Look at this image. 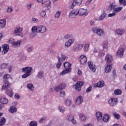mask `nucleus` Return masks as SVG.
<instances>
[{
    "mask_svg": "<svg viewBox=\"0 0 126 126\" xmlns=\"http://www.w3.org/2000/svg\"><path fill=\"white\" fill-rule=\"evenodd\" d=\"M33 70V68L30 66H26L22 68V72L25 73L22 75V78H27L31 75V72Z\"/></svg>",
    "mask_w": 126,
    "mask_h": 126,
    "instance_id": "nucleus-1",
    "label": "nucleus"
},
{
    "mask_svg": "<svg viewBox=\"0 0 126 126\" xmlns=\"http://www.w3.org/2000/svg\"><path fill=\"white\" fill-rule=\"evenodd\" d=\"M64 67L65 70H63L61 73L60 75H63L66 74V73H69L71 71V64L68 62H65L64 63Z\"/></svg>",
    "mask_w": 126,
    "mask_h": 126,
    "instance_id": "nucleus-2",
    "label": "nucleus"
},
{
    "mask_svg": "<svg viewBox=\"0 0 126 126\" xmlns=\"http://www.w3.org/2000/svg\"><path fill=\"white\" fill-rule=\"evenodd\" d=\"M93 32L95 34H97L98 36H104L105 35V31L102 29H99V28L94 27L92 29Z\"/></svg>",
    "mask_w": 126,
    "mask_h": 126,
    "instance_id": "nucleus-3",
    "label": "nucleus"
},
{
    "mask_svg": "<svg viewBox=\"0 0 126 126\" xmlns=\"http://www.w3.org/2000/svg\"><path fill=\"white\" fill-rule=\"evenodd\" d=\"M82 3V0H73L72 1L69 5V7L73 9L75 6L78 5V6L81 5Z\"/></svg>",
    "mask_w": 126,
    "mask_h": 126,
    "instance_id": "nucleus-4",
    "label": "nucleus"
},
{
    "mask_svg": "<svg viewBox=\"0 0 126 126\" xmlns=\"http://www.w3.org/2000/svg\"><path fill=\"white\" fill-rule=\"evenodd\" d=\"M23 31L22 28H16L14 30L15 36H19V37H23V33H21Z\"/></svg>",
    "mask_w": 126,
    "mask_h": 126,
    "instance_id": "nucleus-5",
    "label": "nucleus"
},
{
    "mask_svg": "<svg viewBox=\"0 0 126 126\" xmlns=\"http://www.w3.org/2000/svg\"><path fill=\"white\" fill-rule=\"evenodd\" d=\"M13 39L11 38L8 41L9 43H10V44H12V45L14 48H16V47H20V44H21V41L20 40H18L16 41L12 42V40Z\"/></svg>",
    "mask_w": 126,
    "mask_h": 126,
    "instance_id": "nucleus-6",
    "label": "nucleus"
},
{
    "mask_svg": "<svg viewBox=\"0 0 126 126\" xmlns=\"http://www.w3.org/2000/svg\"><path fill=\"white\" fill-rule=\"evenodd\" d=\"M78 11L80 16H86V15H88V11L84 8L78 9Z\"/></svg>",
    "mask_w": 126,
    "mask_h": 126,
    "instance_id": "nucleus-7",
    "label": "nucleus"
},
{
    "mask_svg": "<svg viewBox=\"0 0 126 126\" xmlns=\"http://www.w3.org/2000/svg\"><path fill=\"white\" fill-rule=\"evenodd\" d=\"M32 33H31L30 34L31 37H32V38H33V37H35V36H36V34H35V33H38V26L36 27V26H33L32 28Z\"/></svg>",
    "mask_w": 126,
    "mask_h": 126,
    "instance_id": "nucleus-8",
    "label": "nucleus"
},
{
    "mask_svg": "<svg viewBox=\"0 0 126 126\" xmlns=\"http://www.w3.org/2000/svg\"><path fill=\"white\" fill-rule=\"evenodd\" d=\"M66 119L67 121H68V122H71L73 125H75L76 124V121L74 120V116L71 114L67 115Z\"/></svg>",
    "mask_w": 126,
    "mask_h": 126,
    "instance_id": "nucleus-9",
    "label": "nucleus"
},
{
    "mask_svg": "<svg viewBox=\"0 0 126 126\" xmlns=\"http://www.w3.org/2000/svg\"><path fill=\"white\" fill-rule=\"evenodd\" d=\"M84 85V83L83 82H78L74 86L76 90L78 91H81V87Z\"/></svg>",
    "mask_w": 126,
    "mask_h": 126,
    "instance_id": "nucleus-10",
    "label": "nucleus"
},
{
    "mask_svg": "<svg viewBox=\"0 0 126 126\" xmlns=\"http://www.w3.org/2000/svg\"><path fill=\"white\" fill-rule=\"evenodd\" d=\"M78 14H79L78 9H74L70 12L69 17L70 18H74Z\"/></svg>",
    "mask_w": 126,
    "mask_h": 126,
    "instance_id": "nucleus-11",
    "label": "nucleus"
},
{
    "mask_svg": "<svg viewBox=\"0 0 126 126\" xmlns=\"http://www.w3.org/2000/svg\"><path fill=\"white\" fill-rule=\"evenodd\" d=\"M108 103L110 106H116L118 104L117 98H111L108 101Z\"/></svg>",
    "mask_w": 126,
    "mask_h": 126,
    "instance_id": "nucleus-12",
    "label": "nucleus"
},
{
    "mask_svg": "<svg viewBox=\"0 0 126 126\" xmlns=\"http://www.w3.org/2000/svg\"><path fill=\"white\" fill-rule=\"evenodd\" d=\"M88 64L89 65V68L93 71V72H95L96 71V66L93 63V62H89L88 63Z\"/></svg>",
    "mask_w": 126,
    "mask_h": 126,
    "instance_id": "nucleus-13",
    "label": "nucleus"
},
{
    "mask_svg": "<svg viewBox=\"0 0 126 126\" xmlns=\"http://www.w3.org/2000/svg\"><path fill=\"white\" fill-rule=\"evenodd\" d=\"M125 53V49L124 48H120L117 53V56L119 57V58H123L124 56V53Z\"/></svg>",
    "mask_w": 126,
    "mask_h": 126,
    "instance_id": "nucleus-14",
    "label": "nucleus"
},
{
    "mask_svg": "<svg viewBox=\"0 0 126 126\" xmlns=\"http://www.w3.org/2000/svg\"><path fill=\"white\" fill-rule=\"evenodd\" d=\"M80 62L81 63V64L84 65L85 63L87 62V58L86 56L84 55H81L80 57Z\"/></svg>",
    "mask_w": 126,
    "mask_h": 126,
    "instance_id": "nucleus-15",
    "label": "nucleus"
},
{
    "mask_svg": "<svg viewBox=\"0 0 126 126\" xmlns=\"http://www.w3.org/2000/svg\"><path fill=\"white\" fill-rule=\"evenodd\" d=\"M65 89V85L64 83H62L59 86H57L55 88V91L56 92H59L60 90H63V89Z\"/></svg>",
    "mask_w": 126,
    "mask_h": 126,
    "instance_id": "nucleus-16",
    "label": "nucleus"
},
{
    "mask_svg": "<svg viewBox=\"0 0 126 126\" xmlns=\"http://www.w3.org/2000/svg\"><path fill=\"white\" fill-rule=\"evenodd\" d=\"M2 48L3 49L2 52L3 55H5V54H6V53L9 51V46H8L7 44H3L2 46Z\"/></svg>",
    "mask_w": 126,
    "mask_h": 126,
    "instance_id": "nucleus-17",
    "label": "nucleus"
},
{
    "mask_svg": "<svg viewBox=\"0 0 126 126\" xmlns=\"http://www.w3.org/2000/svg\"><path fill=\"white\" fill-rule=\"evenodd\" d=\"M38 33H45L47 31V28L45 26H38Z\"/></svg>",
    "mask_w": 126,
    "mask_h": 126,
    "instance_id": "nucleus-18",
    "label": "nucleus"
},
{
    "mask_svg": "<svg viewBox=\"0 0 126 126\" xmlns=\"http://www.w3.org/2000/svg\"><path fill=\"white\" fill-rule=\"evenodd\" d=\"M73 43H74V40L73 39H70L65 43V47L66 48H69Z\"/></svg>",
    "mask_w": 126,
    "mask_h": 126,
    "instance_id": "nucleus-19",
    "label": "nucleus"
},
{
    "mask_svg": "<svg viewBox=\"0 0 126 126\" xmlns=\"http://www.w3.org/2000/svg\"><path fill=\"white\" fill-rule=\"evenodd\" d=\"M105 61L108 63L113 62V56L112 55L107 54L105 57Z\"/></svg>",
    "mask_w": 126,
    "mask_h": 126,
    "instance_id": "nucleus-20",
    "label": "nucleus"
},
{
    "mask_svg": "<svg viewBox=\"0 0 126 126\" xmlns=\"http://www.w3.org/2000/svg\"><path fill=\"white\" fill-rule=\"evenodd\" d=\"M42 4H44L45 7H47L48 9H51V1H50V0H47L42 2Z\"/></svg>",
    "mask_w": 126,
    "mask_h": 126,
    "instance_id": "nucleus-21",
    "label": "nucleus"
},
{
    "mask_svg": "<svg viewBox=\"0 0 126 126\" xmlns=\"http://www.w3.org/2000/svg\"><path fill=\"white\" fill-rule=\"evenodd\" d=\"M83 48V44H78L77 47H74L73 51L74 52H79Z\"/></svg>",
    "mask_w": 126,
    "mask_h": 126,
    "instance_id": "nucleus-22",
    "label": "nucleus"
},
{
    "mask_svg": "<svg viewBox=\"0 0 126 126\" xmlns=\"http://www.w3.org/2000/svg\"><path fill=\"white\" fill-rule=\"evenodd\" d=\"M4 83H5V85H3L2 87V90H4V89H8L10 85V83L7 80H4Z\"/></svg>",
    "mask_w": 126,
    "mask_h": 126,
    "instance_id": "nucleus-23",
    "label": "nucleus"
},
{
    "mask_svg": "<svg viewBox=\"0 0 126 126\" xmlns=\"http://www.w3.org/2000/svg\"><path fill=\"white\" fill-rule=\"evenodd\" d=\"M82 102H83V97L79 96L77 98L76 100V105H80V104H82Z\"/></svg>",
    "mask_w": 126,
    "mask_h": 126,
    "instance_id": "nucleus-24",
    "label": "nucleus"
},
{
    "mask_svg": "<svg viewBox=\"0 0 126 126\" xmlns=\"http://www.w3.org/2000/svg\"><path fill=\"white\" fill-rule=\"evenodd\" d=\"M111 118V116L109 114H105L103 116L102 120L104 123H107Z\"/></svg>",
    "mask_w": 126,
    "mask_h": 126,
    "instance_id": "nucleus-25",
    "label": "nucleus"
},
{
    "mask_svg": "<svg viewBox=\"0 0 126 126\" xmlns=\"http://www.w3.org/2000/svg\"><path fill=\"white\" fill-rule=\"evenodd\" d=\"M6 25V20H0V29L4 28Z\"/></svg>",
    "mask_w": 126,
    "mask_h": 126,
    "instance_id": "nucleus-26",
    "label": "nucleus"
},
{
    "mask_svg": "<svg viewBox=\"0 0 126 126\" xmlns=\"http://www.w3.org/2000/svg\"><path fill=\"white\" fill-rule=\"evenodd\" d=\"M105 85L104 81H99L94 85V87H99L100 88L103 87Z\"/></svg>",
    "mask_w": 126,
    "mask_h": 126,
    "instance_id": "nucleus-27",
    "label": "nucleus"
},
{
    "mask_svg": "<svg viewBox=\"0 0 126 126\" xmlns=\"http://www.w3.org/2000/svg\"><path fill=\"white\" fill-rule=\"evenodd\" d=\"M6 93L9 97H12L13 96V92L11 89H6Z\"/></svg>",
    "mask_w": 126,
    "mask_h": 126,
    "instance_id": "nucleus-28",
    "label": "nucleus"
},
{
    "mask_svg": "<svg viewBox=\"0 0 126 126\" xmlns=\"http://www.w3.org/2000/svg\"><path fill=\"white\" fill-rule=\"evenodd\" d=\"M95 116L97 120H98V121H100V120H102V117H103V114L101 112H97L95 114Z\"/></svg>",
    "mask_w": 126,
    "mask_h": 126,
    "instance_id": "nucleus-29",
    "label": "nucleus"
},
{
    "mask_svg": "<svg viewBox=\"0 0 126 126\" xmlns=\"http://www.w3.org/2000/svg\"><path fill=\"white\" fill-rule=\"evenodd\" d=\"M58 63L56 65L57 68L60 69L61 68V65H62V63H63V60L61 59V57L59 56L58 57Z\"/></svg>",
    "mask_w": 126,
    "mask_h": 126,
    "instance_id": "nucleus-30",
    "label": "nucleus"
},
{
    "mask_svg": "<svg viewBox=\"0 0 126 126\" xmlns=\"http://www.w3.org/2000/svg\"><path fill=\"white\" fill-rule=\"evenodd\" d=\"M43 76H44V72L42 71H39L38 72L37 74L36 75V78L39 79H41Z\"/></svg>",
    "mask_w": 126,
    "mask_h": 126,
    "instance_id": "nucleus-31",
    "label": "nucleus"
},
{
    "mask_svg": "<svg viewBox=\"0 0 126 126\" xmlns=\"http://www.w3.org/2000/svg\"><path fill=\"white\" fill-rule=\"evenodd\" d=\"M10 113H16L17 112V108H16V106H12L10 107V110H9Z\"/></svg>",
    "mask_w": 126,
    "mask_h": 126,
    "instance_id": "nucleus-32",
    "label": "nucleus"
},
{
    "mask_svg": "<svg viewBox=\"0 0 126 126\" xmlns=\"http://www.w3.org/2000/svg\"><path fill=\"white\" fill-rule=\"evenodd\" d=\"M125 32H126V31L122 29H118V30H116V33L118 35H123V34H124Z\"/></svg>",
    "mask_w": 126,
    "mask_h": 126,
    "instance_id": "nucleus-33",
    "label": "nucleus"
},
{
    "mask_svg": "<svg viewBox=\"0 0 126 126\" xmlns=\"http://www.w3.org/2000/svg\"><path fill=\"white\" fill-rule=\"evenodd\" d=\"M0 102L1 104H7V103H8V99L5 97H2L0 99Z\"/></svg>",
    "mask_w": 126,
    "mask_h": 126,
    "instance_id": "nucleus-34",
    "label": "nucleus"
},
{
    "mask_svg": "<svg viewBox=\"0 0 126 126\" xmlns=\"http://www.w3.org/2000/svg\"><path fill=\"white\" fill-rule=\"evenodd\" d=\"M111 69H112V65H108L105 68V72L106 73H108L111 71Z\"/></svg>",
    "mask_w": 126,
    "mask_h": 126,
    "instance_id": "nucleus-35",
    "label": "nucleus"
},
{
    "mask_svg": "<svg viewBox=\"0 0 126 126\" xmlns=\"http://www.w3.org/2000/svg\"><path fill=\"white\" fill-rule=\"evenodd\" d=\"M27 88L31 91H34V86L33 85V84H32L31 83L28 84H27Z\"/></svg>",
    "mask_w": 126,
    "mask_h": 126,
    "instance_id": "nucleus-36",
    "label": "nucleus"
},
{
    "mask_svg": "<svg viewBox=\"0 0 126 126\" xmlns=\"http://www.w3.org/2000/svg\"><path fill=\"white\" fill-rule=\"evenodd\" d=\"M113 10L115 13H118V12H120V11L123 10V7H118L117 8H115Z\"/></svg>",
    "mask_w": 126,
    "mask_h": 126,
    "instance_id": "nucleus-37",
    "label": "nucleus"
},
{
    "mask_svg": "<svg viewBox=\"0 0 126 126\" xmlns=\"http://www.w3.org/2000/svg\"><path fill=\"white\" fill-rule=\"evenodd\" d=\"M79 117L83 122H84L86 120V116L84 114H80L79 115Z\"/></svg>",
    "mask_w": 126,
    "mask_h": 126,
    "instance_id": "nucleus-38",
    "label": "nucleus"
},
{
    "mask_svg": "<svg viewBox=\"0 0 126 126\" xmlns=\"http://www.w3.org/2000/svg\"><path fill=\"white\" fill-rule=\"evenodd\" d=\"M122 93V90L120 89H117L114 91L115 95H121Z\"/></svg>",
    "mask_w": 126,
    "mask_h": 126,
    "instance_id": "nucleus-39",
    "label": "nucleus"
},
{
    "mask_svg": "<svg viewBox=\"0 0 126 126\" xmlns=\"http://www.w3.org/2000/svg\"><path fill=\"white\" fill-rule=\"evenodd\" d=\"M90 47V45L89 44L87 43L85 44L84 45V51L85 52H88L89 51V47Z\"/></svg>",
    "mask_w": 126,
    "mask_h": 126,
    "instance_id": "nucleus-40",
    "label": "nucleus"
},
{
    "mask_svg": "<svg viewBox=\"0 0 126 126\" xmlns=\"http://www.w3.org/2000/svg\"><path fill=\"white\" fill-rule=\"evenodd\" d=\"M115 5H114L113 4H110V5L108 6V10H109V11H112V10H114V9H115Z\"/></svg>",
    "mask_w": 126,
    "mask_h": 126,
    "instance_id": "nucleus-41",
    "label": "nucleus"
},
{
    "mask_svg": "<svg viewBox=\"0 0 126 126\" xmlns=\"http://www.w3.org/2000/svg\"><path fill=\"white\" fill-rule=\"evenodd\" d=\"M59 110L61 113H63L65 111V108L63 106H60L59 107Z\"/></svg>",
    "mask_w": 126,
    "mask_h": 126,
    "instance_id": "nucleus-42",
    "label": "nucleus"
},
{
    "mask_svg": "<svg viewBox=\"0 0 126 126\" xmlns=\"http://www.w3.org/2000/svg\"><path fill=\"white\" fill-rule=\"evenodd\" d=\"M46 120H47V117L43 116L40 119L39 123H40L41 124H43V123H44L45 121H46Z\"/></svg>",
    "mask_w": 126,
    "mask_h": 126,
    "instance_id": "nucleus-43",
    "label": "nucleus"
},
{
    "mask_svg": "<svg viewBox=\"0 0 126 126\" xmlns=\"http://www.w3.org/2000/svg\"><path fill=\"white\" fill-rule=\"evenodd\" d=\"M120 4H123L124 6H126V0H119Z\"/></svg>",
    "mask_w": 126,
    "mask_h": 126,
    "instance_id": "nucleus-44",
    "label": "nucleus"
},
{
    "mask_svg": "<svg viewBox=\"0 0 126 126\" xmlns=\"http://www.w3.org/2000/svg\"><path fill=\"white\" fill-rule=\"evenodd\" d=\"M37 124L36 121H32L29 124V126H37Z\"/></svg>",
    "mask_w": 126,
    "mask_h": 126,
    "instance_id": "nucleus-45",
    "label": "nucleus"
},
{
    "mask_svg": "<svg viewBox=\"0 0 126 126\" xmlns=\"http://www.w3.org/2000/svg\"><path fill=\"white\" fill-rule=\"evenodd\" d=\"M5 122H6V120L4 117H2L0 121V124H2V125H4V124H5Z\"/></svg>",
    "mask_w": 126,
    "mask_h": 126,
    "instance_id": "nucleus-46",
    "label": "nucleus"
},
{
    "mask_svg": "<svg viewBox=\"0 0 126 126\" xmlns=\"http://www.w3.org/2000/svg\"><path fill=\"white\" fill-rule=\"evenodd\" d=\"M113 116L116 120H119L120 119V115L116 112L113 113Z\"/></svg>",
    "mask_w": 126,
    "mask_h": 126,
    "instance_id": "nucleus-47",
    "label": "nucleus"
},
{
    "mask_svg": "<svg viewBox=\"0 0 126 126\" xmlns=\"http://www.w3.org/2000/svg\"><path fill=\"white\" fill-rule=\"evenodd\" d=\"M105 17H106V14L105 13H103L99 17V20H103Z\"/></svg>",
    "mask_w": 126,
    "mask_h": 126,
    "instance_id": "nucleus-48",
    "label": "nucleus"
},
{
    "mask_svg": "<svg viewBox=\"0 0 126 126\" xmlns=\"http://www.w3.org/2000/svg\"><path fill=\"white\" fill-rule=\"evenodd\" d=\"M8 64L5 63H3L1 65V68L2 69H5L6 67H7Z\"/></svg>",
    "mask_w": 126,
    "mask_h": 126,
    "instance_id": "nucleus-49",
    "label": "nucleus"
},
{
    "mask_svg": "<svg viewBox=\"0 0 126 126\" xmlns=\"http://www.w3.org/2000/svg\"><path fill=\"white\" fill-rule=\"evenodd\" d=\"M65 104L66 106H69L70 105H71V100L70 99H66Z\"/></svg>",
    "mask_w": 126,
    "mask_h": 126,
    "instance_id": "nucleus-50",
    "label": "nucleus"
},
{
    "mask_svg": "<svg viewBox=\"0 0 126 126\" xmlns=\"http://www.w3.org/2000/svg\"><path fill=\"white\" fill-rule=\"evenodd\" d=\"M115 15H116V12H114L113 10V13L108 14V17H113V16H115Z\"/></svg>",
    "mask_w": 126,
    "mask_h": 126,
    "instance_id": "nucleus-51",
    "label": "nucleus"
},
{
    "mask_svg": "<svg viewBox=\"0 0 126 126\" xmlns=\"http://www.w3.org/2000/svg\"><path fill=\"white\" fill-rule=\"evenodd\" d=\"M9 77H10V76L9 75V74H6L3 76V79H4V80H8V78H9Z\"/></svg>",
    "mask_w": 126,
    "mask_h": 126,
    "instance_id": "nucleus-52",
    "label": "nucleus"
},
{
    "mask_svg": "<svg viewBox=\"0 0 126 126\" xmlns=\"http://www.w3.org/2000/svg\"><path fill=\"white\" fill-rule=\"evenodd\" d=\"M91 90H92V86H90L88 88H87L86 92H87V93H89Z\"/></svg>",
    "mask_w": 126,
    "mask_h": 126,
    "instance_id": "nucleus-53",
    "label": "nucleus"
},
{
    "mask_svg": "<svg viewBox=\"0 0 126 126\" xmlns=\"http://www.w3.org/2000/svg\"><path fill=\"white\" fill-rule=\"evenodd\" d=\"M61 16V11H58L55 14L56 18H59Z\"/></svg>",
    "mask_w": 126,
    "mask_h": 126,
    "instance_id": "nucleus-54",
    "label": "nucleus"
},
{
    "mask_svg": "<svg viewBox=\"0 0 126 126\" xmlns=\"http://www.w3.org/2000/svg\"><path fill=\"white\" fill-rule=\"evenodd\" d=\"M45 16H46V11H42L40 12V16H41V17H45Z\"/></svg>",
    "mask_w": 126,
    "mask_h": 126,
    "instance_id": "nucleus-55",
    "label": "nucleus"
},
{
    "mask_svg": "<svg viewBox=\"0 0 126 126\" xmlns=\"http://www.w3.org/2000/svg\"><path fill=\"white\" fill-rule=\"evenodd\" d=\"M33 50H34V48H33V47L32 46L29 47L27 49V52H28V53H30V52H32Z\"/></svg>",
    "mask_w": 126,
    "mask_h": 126,
    "instance_id": "nucleus-56",
    "label": "nucleus"
},
{
    "mask_svg": "<svg viewBox=\"0 0 126 126\" xmlns=\"http://www.w3.org/2000/svg\"><path fill=\"white\" fill-rule=\"evenodd\" d=\"M61 97H65V92L64 91H61L60 92Z\"/></svg>",
    "mask_w": 126,
    "mask_h": 126,
    "instance_id": "nucleus-57",
    "label": "nucleus"
},
{
    "mask_svg": "<svg viewBox=\"0 0 126 126\" xmlns=\"http://www.w3.org/2000/svg\"><path fill=\"white\" fill-rule=\"evenodd\" d=\"M102 47L103 49H107L108 48V43L105 42L103 44Z\"/></svg>",
    "mask_w": 126,
    "mask_h": 126,
    "instance_id": "nucleus-58",
    "label": "nucleus"
},
{
    "mask_svg": "<svg viewBox=\"0 0 126 126\" xmlns=\"http://www.w3.org/2000/svg\"><path fill=\"white\" fill-rule=\"evenodd\" d=\"M90 26H95V22L94 21L91 20L90 21Z\"/></svg>",
    "mask_w": 126,
    "mask_h": 126,
    "instance_id": "nucleus-59",
    "label": "nucleus"
},
{
    "mask_svg": "<svg viewBox=\"0 0 126 126\" xmlns=\"http://www.w3.org/2000/svg\"><path fill=\"white\" fill-rule=\"evenodd\" d=\"M11 11H12V8H11L10 6L8 7L7 9V12L9 13L11 12Z\"/></svg>",
    "mask_w": 126,
    "mask_h": 126,
    "instance_id": "nucleus-60",
    "label": "nucleus"
},
{
    "mask_svg": "<svg viewBox=\"0 0 126 126\" xmlns=\"http://www.w3.org/2000/svg\"><path fill=\"white\" fill-rule=\"evenodd\" d=\"M61 57L63 60V61H65V59H66V56L63 55V54H61Z\"/></svg>",
    "mask_w": 126,
    "mask_h": 126,
    "instance_id": "nucleus-61",
    "label": "nucleus"
},
{
    "mask_svg": "<svg viewBox=\"0 0 126 126\" xmlns=\"http://www.w3.org/2000/svg\"><path fill=\"white\" fill-rule=\"evenodd\" d=\"M31 7H32V4H27V9H28L29 10H30V9H31Z\"/></svg>",
    "mask_w": 126,
    "mask_h": 126,
    "instance_id": "nucleus-62",
    "label": "nucleus"
},
{
    "mask_svg": "<svg viewBox=\"0 0 126 126\" xmlns=\"http://www.w3.org/2000/svg\"><path fill=\"white\" fill-rule=\"evenodd\" d=\"M70 37H71V35H70V34H66L64 36V38L65 39H69V38H70Z\"/></svg>",
    "mask_w": 126,
    "mask_h": 126,
    "instance_id": "nucleus-63",
    "label": "nucleus"
},
{
    "mask_svg": "<svg viewBox=\"0 0 126 126\" xmlns=\"http://www.w3.org/2000/svg\"><path fill=\"white\" fill-rule=\"evenodd\" d=\"M113 75L114 77H117V74L116 73V69L113 70Z\"/></svg>",
    "mask_w": 126,
    "mask_h": 126,
    "instance_id": "nucleus-64",
    "label": "nucleus"
}]
</instances>
